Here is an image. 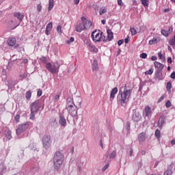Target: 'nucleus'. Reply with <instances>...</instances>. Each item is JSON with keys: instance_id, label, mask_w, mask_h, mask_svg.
<instances>
[{"instance_id": "nucleus-1", "label": "nucleus", "mask_w": 175, "mask_h": 175, "mask_svg": "<svg viewBox=\"0 0 175 175\" xmlns=\"http://www.w3.org/2000/svg\"><path fill=\"white\" fill-rule=\"evenodd\" d=\"M131 95H132V89L126 88V85L121 87L117 96L118 103L121 106H125L129 102Z\"/></svg>"}, {"instance_id": "nucleus-2", "label": "nucleus", "mask_w": 175, "mask_h": 175, "mask_svg": "<svg viewBox=\"0 0 175 175\" xmlns=\"http://www.w3.org/2000/svg\"><path fill=\"white\" fill-rule=\"evenodd\" d=\"M64 161H65V157L64 154L59 151L55 152L53 156V166L55 170L58 172L61 169V166H62Z\"/></svg>"}, {"instance_id": "nucleus-3", "label": "nucleus", "mask_w": 175, "mask_h": 175, "mask_svg": "<svg viewBox=\"0 0 175 175\" xmlns=\"http://www.w3.org/2000/svg\"><path fill=\"white\" fill-rule=\"evenodd\" d=\"M66 102V110H68L70 116L72 117H76V116H77V106H76L75 103H73V99L68 98Z\"/></svg>"}, {"instance_id": "nucleus-4", "label": "nucleus", "mask_w": 175, "mask_h": 175, "mask_svg": "<svg viewBox=\"0 0 175 175\" xmlns=\"http://www.w3.org/2000/svg\"><path fill=\"white\" fill-rule=\"evenodd\" d=\"M41 106L42 104L40 103V101L39 100L34 101L30 105V120H35V116H36V113H38V111H39Z\"/></svg>"}, {"instance_id": "nucleus-5", "label": "nucleus", "mask_w": 175, "mask_h": 175, "mask_svg": "<svg viewBox=\"0 0 175 175\" xmlns=\"http://www.w3.org/2000/svg\"><path fill=\"white\" fill-rule=\"evenodd\" d=\"M46 69L50 72V73H52V75H54V73H58L59 72V64L58 62H55L52 64L51 63H46Z\"/></svg>"}, {"instance_id": "nucleus-6", "label": "nucleus", "mask_w": 175, "mask_h": 175, "mask_svg": "<svg viewBox=\"0 0 175 175\" xmlns=\"http://www.w3.org/2000/svg\"><path fill=\"white\" fill-rule=\"evenodd\" d=\"M102 35H103V32L100 31V30H96L92 33V39L93 42H102Z\"/></svg>"}, {"instance_id": "nucleus-7", "label": "nucleus", "mask_w": 175, "mask_h": 175, "mask_svg": "<svg viewBox=\"0 0 175 175\" xmlns=\"http://www.w3.org/2000/svg\"><path fill=\"white\" fill-rule=\"evenodd\" d=\"M51 139V137L48 135H45L42 137V143H43V147L45 150H49L51 146V141L50 140Z\"/></svg>"}, {"instance_id": "nucleus-8", "label": "nucleus", "mask_w": 175, "mask_h": 175, "mask_svg": "<svg viewBox=\"0 0 175 175\" xmlns=\"http://www.w3.org/2000/svg\"><path fill=\"white\" fill-rule=\"evenodd\" d=\"M16 43L17 40H16L15 38L12 37L7 40L8 45L10 47H14V49H18V47H20V44Z\"/></svg>"}, {"instance_id": "nucleus-9", "label": "nucleus", "mask_w": 175, "mask_h": 175, "mask_svg": "<svg viewBox=\"0 0 175 175\" xmlns=\"http://www.w3.org/2000/svg\"><path fill=\"white\" fill-rule=\"evenodd\" d=\"M28 126H29V124H28V123L19 124L16 130V135H21L23 132H25V131H27V129H28Z\"/></svg>"}, {"instance_id": "nucleus-10", "label": "nucleus", "mask_w": 175, "mask_h": 175, "mask_svg": "<svg viewBox=\"0 0 175 175\" xmlns=\"http://www.w3.org/2000/svg\"><path fill=\"white\" fill-rule=\"evenodd\" d=\"M132 120L133 122H136V124H137V122L142 120V115H140L139 112H137L136 110L133 109Z\"/></svg>"}, {"instance_id": "nucleus-11", "label": "nucleus", "mask_w": 175, "mask_h": 175, "mask_svg": "<svg viewBox=\"0 0 175 175\" xmlns=\"http://www.w3.org/2000/svg\"><path fill=\"white\" fill-rule=\"evenodd\" d=\"M81 21L83 24V27L85 29H90L91 27H92V22L90 21L87 20V18L84 16L81 18Z\"/></svg>"}, {"instance_id": "nucleus-12", "label": "nucleus", "mask_w": 175, "mask_h": 175, "mask_svg": "<svg viewBox=\"0 0 175 175\" xmlns=\"http://www.w3.org/2000/svg\"><path fill=\"white\" fill-rule=\"evenodd\" d=\"M59 125H61V126H63V128H65V126H66V119L62 113H60L59 115Z\"/></svg>"}, {"instance_id": "nucleus-13", "label": "nucleus", "mask_w": 175, "mask_h": 175, "mask_svg": "<svg viewBox=\"0 0 175 175\" xmlns=\"http://www.w3.org/2000/svg\"><path fill=\"white\" fill-rule=\"evenodd\" d=\"M146 139H147V133L146 132H142L138 135V141L139 143L146 142Z\"/></svg>"}, {"instance_id": "nucleus-14", "label": "nucleus", "mask_w": 175, "mask_h": 175, "mask_svg": "<svg viewBox=\"0 0 175 175\" xmlns=\"http://www.w3.org/2000/svg\"><path fill=\"white\" fill-rule=\"evenodd\" d=\"M144 114L145 115V117H150V116L152 114V111L151 110V107H150V106L145 107Z\"/></svg>"}, {"instance_id": "nucleus-15", "label": "nucleus", "mask_w": 175, "mask_h": 175, "mask_svg": "<svg viewBox=\"0 0 175 175\" xmlns=\"http://www.w3.org/2000/svg\"><path fill=\"white\" fill-rule=\"evenodd\" d=\"M84 29H85V28L84 27V25H83V22L78 24L75 27V31H77V32H81L82 31H84Z\"/></svg>"}, {"instance_id": "nucleus-16", "label": "nucleus", "mask_w": 175, "mask_h": 175, "mask_svg": "<svg viewBox=\"0 0 175 175\" xmlns=\"http://www.w3.org/2000/svg\"><path fill=\"white\" fill-rule=\"evenodd\" d=\"M154 79H155V80H159V81L161 80H163V76H162V71L157 70L155 72Z\"/></svg>"}, {"instance_id": "nucleus-17", "label": "nucleus", "mask_w": 175, "mask_h": 175, "mask_svg": "<svg viewBox=\"0 0 175 175\" xmlns=\"http://www.w3.org/2000/svg\"><path fill=\"white\" fill-rule=\"evenodd\" d=\"M154 68H157V71H160V72H162V69H163V67L165 66L163 64L158 62H154Z\"/></svg>"}, {"instance_id": "nucleus-18", "label": "nucleus", "mask_w": 175, "mask_h": 175, "mask_svg": "<svg viewBox=\"0 0 175 175\" xmlns=\"http://www.w3.org/2000/svg\"><path fill=\"white\" fill-rule=\"evenodd\" d=\"M173 165H170L167 170L164 172L163 175H172L173 174Z\"/></svg>"}, {"instance_id": "nucleus-19", "label": "nucleus", "mask_w": 175, "mask_h": 175, "mask_svg": "<svg viewBox=\"0 0 175 175\" xmlns=\"http://www.w3.org/2000/svg\"><path fill=\"white\" fill-rule=\"evenodd\" d=\"M118 92V88H114L113 89H112L110 94L111 99H114V98H116V94H117Z\"/></svg>"}, {"instance_id": "nucleus-20", "label": "nucleus", "mask_w": 175, "mask_h": 175, "mask_svg": "<svg viewBox=\"0 0 175 175\" xmlns=\"http://www.w3.org/2000/svg\"><path fill=\"white\" fill-rule=\"evenodd\" d=\"M163 124H165V118L163 116H161L158 122L159 128H162V126H163Z\"/></svg>"}, {"instance_id": "nucleus-21", "label": "nucleus", "mask_w": 175, "mask_h": 175, "mask_svg": "<svg viewBox=\"0 0 175 175\" xmlns=\"http://www.w3.org/2000/svg\"><path fill=\"white\" fill-rule=\"evenodd\" d=\"M14 16V17H16V18H18L20 23H21V21H23V19L24 18V15H23V14L20 12L15 13Z\"/></svg>"}, {"instance_id": "nucleus-22", "label": "nucleus", "mask_w": 175, "mask_h": 175, "mask_svg": "<svg viewBox=\"0 0 175 175\" xmlns=\"http://www.w3.org/2000/svg\"><path fill=\"white\" fill-rule=\"evenodd\" d=\"M107 35H108V36H107L108 40L110 41L113 39V38H114V35L113 34V31H111V30H110V29H108L107 31Z\"/></svg>"}, {"instance_id": "nucleus-23", "label": "nucleus", "mask_w": 175, "mask_h": 175, "mask_svg": "<svg viewBox=\"0 0 175 175\" xmlns=\"http://www.w3.org/2000/svg\"><path fill=\"white\" fill-rule=\"evenodd\" d=\"M148 43L150 46H152V44H157V43H158V38L154 37L152 40H149Z\"/></svg>"}, {"instance_id": "nucleus-24", "label": "nucleus", "mask_w": 175, "mask_h": 175, "mask_svg": "<svg viewBox=\"0 0 175 175\" xmlns=\"http://www.w3.org/2000/svg\"><path fill=\"white\" fill-rule=\"evenodd\" d=\"M27 77H28V74L27 73V72H24L23 73L19 75V79L21 81H23V80L27 79Z\"/></svg>"}, {"instance_id": "nucleus-25", "label": "nucleus", "mask_w": 175, "mask_h": 175, "mask_svg": "<svg viewBox=\"0 0 175 175\" xmlns=\"http://www.w3.org/2000/svg\"><path fill=\"white\" fill-rule=\"evenodd\" d=\"M5 137L7 140H11L12 139V131L8 130L5 131Z\"/></svg>"}, {"instance_id": "nucleus-26", "label": "nucleus", "mask_w": 175, "mask_h": 175, "mask_svg": "<svg viewBox=\"0 0 175 175\" xmlns=\"http://www.w3.org/2000/svg\"><path fill=\"white\" fill-rule=\"evenodd\" d=\"M54 8V0H49L48 10L50 12Z\"/></svg>"}, {"instance_id": "nucleus-27", "label": "nucleus", "mask_w": 175, "mask_h": 175, "mask_svg": "<svg viewBox=\"0 0 175 175\" xmlns=\"http://www.w3.org/2000/svg\"><path fill=\"white\" fill-rule=\"evenodd\" d=\"M90 51H92V53H98V48H96L94 44H92L89 47Z\"/></svg>"}, {"instance_id": "nucleus-28", "label": "nucleus", "mask_w": 175, "mask_h": 175, "mask_svg": "<svg viewBox=\"0 0 175 175\" xmlns=\"http://www.w3.org/2000/svg\"><path fill=\"white\" fill-rule=\"evenodd\" d=\"M31 96H32V92L31 90H29L26 92L25 98L27 100H29V99H31Z\"/></svg>"}, {"instance_id": "nucleus-29", "label": "nucleus", "mask_w": 175, "mask_h": 175, "mask_svg": "<svg viewBox=\"0 0 175 175\" xmlns=\"http://www.w3.org/2000/svg\"><path fill=\"white\" fill-rule=\"evenodd\" d=\"M125 129L127 131V133H129V131L131 130V122H126Z\"/></svg>"}, {"instance_id": "nucleus-30", "label": "nucleus", "mask_w": 175, "mask_h": 175, "mask_svg": "<svg viewBox=\"0 0 175 175\" xmlns=\"http://www.w3.org/2000/svg\"><path fill=\"white\" fill-rule=\"evenodd\" d=\"M106 12H107V10L106 9V7H102L100 8V16H102V14H105V13H106Z\"/></svg>"}, {"instance_id": "nucleus-31", "label": "nucleus", "mask_w": 175, "mask_h": 175, "mask_svg": "<svg viewBox=\"0 0 175 175\" xmlns=\"http://www.w3.org/2000/svg\"><path fill=\"white\" fill-rule=\"evenodd\" d=\"M117 157V152L116 150L112 151V152L109 154L110 159H114Z\"/></svg>"}, {"instance_id": "nucleus-32", "label": "nucleus", "mask_w": 175, "mask_h": 175, "mask_svg": "<svg viewBox=\"0 0 175 175\" xmlns=\"http://www.w3.org/2000/svg\"><path fill=\"white\" fill-rule=\"evenodd\" d=\"M166 89L168 92H170L172 90V82H167V85H166Z\"/></svg>"}, {"instance_id": "nucleus-33", "label": "nucleus", "mask_w": 175, "mask_h": 175, "mask_svg": "<svg viewBox=\"0 0 175 175\" xmlns=\"http://www.w3.org/2000/svg\"><path fill=\"white\" fill-rule=\"evenodd\" d=\"M154 136H156L157 139L161 138V131L159 129H157L155 131Z\"/></svg>"}, {"instance_id": "nucleus-34", "label": "nucleus", "mask_w": 175, "mask_h": 175, "mask_svg": "<svg viewBox=\"0 0 175 175\" xmlns=\"http://www.w3.org/2000/svg\"><path fill=\"white\" fill-rule=\"evenodd\" d=\"M93 70H96L98 69V62L96 60H94L93 62Z\"/></svg>"}, {"instance_id": "nucleus-35", "label": "nucleus", "mask_w": 175, "mask_h": 175, "mask_svg": "<svg viewBox=\"0 0 175 175\" xmlns=\"http://www.w3.org/2000/svg\"><path fill=\"white\" fill-rule=\"evenodd\" d=\"M158 57L161 59V61H165V59H166L165 55H162V53L161 52L158 53Z\"/></svg>"}, {"instance_id": "nucleus-36", "label": "nucleus", "mask_w": 175, "mask_h": 175, "mask_svg": "<svg viewBox=\"0 0 175 175\" xmlns=\"http://www.w3.org/2000/svg\"><path fill=\"white\" fill-rule=\"evenodd\" d=\"M113 129H114V127L111 124H108L107 131L108 132H113Z\"/></svg>"}, {"instance_id": "nucleus-37", "label": "nucleus", "mask_w": 175, "mask_h": 175, "mask_svg": "<svg viewBox=\"0 0 175 175\" xmlns=\"http://www.w3.org/2000/svg\"><path fill=\"white\" fill-rule=\"evenodd\" d=\"M130 31L131 32V35H136V33H137V31L134 27H131Z\"/></svg>"}, {"instance_id": "nucleus-38", "label": "nucleus", "mask_w": 175, "mask_h": 175, "mask_svg": "<svg viewBox=\"0 0 175 175\" xmlns=\"http://www.w3.org/2000/svg\"><path fill=\"white\" fill-rule=\"evenodd\" d=\"M42 3H39L38 5H37V12L38 13H40V12H42Z\"/></svg>"}, {"instance_id": "nucleus-39", "label": "nucleus", "mask_w": 175, "mask_h": 175, "mask_svg": "<svg viewBox=\"0 0 175 175\" xmlns=\"http://www.w3.org/2000/svg\"><path fill=\"white\" fill-rule=\"evenodd\" d=\"M59 97L60 95L59 94H57L53 97V100L54 102H58L59 100Z\"/></svg>"}, {"instance_id": "nucleus-40", "label": "nucleus", "mask_w": 175, "mask_h": 175, "mask_svg": "<svg viewBox=\"0 0 175 175\" xmlns=\"http://www.w3.org/2000/svg\"><path fill=\"white\" fill-rule=\"evenodd\" d=\"M169 43L170 44V46H174V44H175V36H174V37L172 39H171L170 40Z\"/></svg>"}, {"instance_id": "nucleus-41", "label": "nucleus", "mask_w": 175, "mask_h": 175, "mask_svg": "<svg viewBox=\"0 0 175 175\" xmlns=\"http://www.w3.org/2000/svg\"><path fill=\"white\" fill-rule=\"evenodd\" d=\"M40 61H42V62H44V64H47V58H46V57L44 56L40 57Z\"/></svg>"}, {"instance_id": "nucleus-42", "label": "nucleus", "mask_w": 175, "mask_h": 175, "mask_svg": "<svg viewBox=\"0 0 175 175\" xmlns=\"http://www.w3.org/2000/svg\"><path fill=\"white\" fill-rule=\"evenodd\" d=\"M172 106V103L170 102V100H167V102L165 103V107H167V109H169V107H170Z\"/></svg>"}, {"instance_id": "nucleus-43", "label": "nucleus", "mask_w": 175, "mask_h": 175, "mask_svg": "<svg viewBox=\"0 0 175 175\" xmlns=\"http://www.w3.org/2000/svg\"><path fill=\"white\" fill-rule=\"evenodd\" d=\"M140 58H142L143 59H146L147 58V53H143L140 55Z\"/></svg>"}, {"instance_id": "nucleus-44", "label": "nucleus", "mask_w": 175, "mask_h": 175, "mask_svg": "<svg viewBox=\"0 0 175 175\" xmlns=\"http://www.w3.org/2000/svg\"><path fill=\"white\" fill-rule=\"evenodd\" d=\"M75 42V38L71 37L68 40H67L68 44H70V43H73Z\"/></svg>"}, {"instance_id": "nucleus-45", "label": "nucleus", "mask_w": 175, "mask_h": 175, "mask_svg": "<svg viewBox=\"0 0 175 175\" xmlns=\"http://www.w3.org/2000/svg\"><path fill=\"white\" fill-rule=\"evenodd\" d=\"M161 34L163 35L164 36H167L169 35L167 31L165 29L161 30Z\"/></svg>"}, {"instance_id": "nucleus-46", "label": "nucleus", "mask_w": 175, "mask_h": 175, "mask_svg": "<svg viewBox=\"0 0 175 175\" xmlns=\"http://www.w3.org/2000/svg\"><path fill=\"white\" fill-rule=\"evenodd\" d=\"M142 5L144 6H148V1L147 0H142Z\"/></svg>"}, {"instance_id": "nucleus-47", "label": "nucleus", "mask_w": 175, "mask_h": 175, "mask_svg": "<svg viewBox=\"0 0 175 175\" xmlns=\"http://www.w3.org/2000/svg\"><path fill=\"white\" fill-rule=\"evenodd\" d=\"M152 73H154V70H152V69H150L149 70L145 72V75H151Z\"/></svg>"}, {"instance_id": "nucleus-48", "label": "nucleus", "mask_w": 175, "mask_h": 175, "mask_svg": "<svg viewBox=\"0 0 175 175\" xmlns=\"http://www.w3.org/2000/svg\"><path fill=\"white\" fill-rule=\"evenodd\" d=\"M107 169H109V164H106L102 169L103 172H106V170H107Z\"/></svg>"}, {"instance_id": "nucleus-49", "label": "nucleus", "mask_w": 175, "mask_h": 175, "mask_svg": "<svg viewBox=\"0 0 175 175\" xmlns=\"http://www.w3.org/2000/svg\"><path fill=\"white\" fill-rule=\"evenodd\" d=\"M85 43L86 44V46H88V47H90L92 45V44H91V42H90V41H88V40H85Z\"/></svg>"}, {"instance_id": "nucleus-50", "label": "nucleus", "mask_w": 175, "mask_h": 175, "mask_svg": "<svg viewBox=\"0 0 175 175\" xmlns=\"http://www.w3.org/2000/svg\"><path fill=\"white\" fill-rule=\"evenodd\" d=\"M57 31L58 33H61V32H62V27H61V26H57Z\"/></svg>"}, {"instance_id": "nucleus-51", "label": "nucleus", "mask_w": 175, "mask_h": 175, "mask_svg": "<svg viewBox=\"0 0 175 175\" xmlns=\"http://www.w3.org/2000/svg\"><path fill=\"white\" fill-rule=\"evenodd\" d=\"M163 99H165V96H161L159 99L158 100L157 103H161V102H162V100H163Z\"/></svg>"}, {"instance_id": "nucleus-52", "label": "nucleus", "mask_w": 175, "mask_h": 175, "mask_svg": "<svg viewBox=\"0 0 175 175\" xmlns=\"http://www.w3.org/2000/svg\"><path fill=\"white\" fill-rule=\"evenodd\" d=\"M46 28H49L51 29H53V23H49L47 25H46Z\"/></svg>"}, {"instance_id": "nucleus-53", "label": "nucleus", "mask_w": 175, "mask_h": 175, "mask_svg": "<svg viewBox=\"0 0 175 175\" xmlns=\"http://www.w3.org/2000/svg\"><path fill=\"white\" fill-rule=\"evenodd\" d=\"M42 94H43V92L42 91V90H38L37 92L38 96H42Z\"/></svg>"}, {"instance_id": "nucleus-54", "label": "nucleus", "mask_w": 175, "mask_h": 175, "mask_svg": "<svg viewBox=\"0 0 175 175\" xmlns=\"http://www.w3.org/2000/svg\"><path fill=\"white\" fill-rule=\"evenodd\" d=\"M118 5H119V6H124V3H122V0H118Z\"/></svg>"}, {"instance_id": "nucleus-55", "label": "nucleus", "mask_w": 175, "mask_h": 175, "mask_svg": "<svg viewBox=\"0 0 175 175\" xmlns=\"http://www.w3.org/2000/svg\"><path fill=\"white\" fill-rule=\"evenodd\" d=\"M19 120H20V115H16L15 116V120L16 121V122H18Z\"/></svg>"}, {"instance_id": "nucleus-56", "label": "nucleus", "mask_w": 175, "mask_h": 175, "mask_svg": "<svg viewBox=\"0 0 175 175\" xmlns=\"http://www.w3.org/2000/svg\"><path fill=\"white\" fill-rule=\"evenodd\" d=\"M123 43H124V40H120L118 42V46H121V44H122Z\"/></svg>"}, {"instance_id": "nucleus-57", "label": "nucleus", "mask_w": 175, "mask_h": 175, "mask_svg": "<svg viewBox=\"0 0 175 175\" xmlns=\"http://www.w3.org/2000/svg\"><path fill=\"white\" fill-rule=\"evenodd\" d=\"M151 59L152 61H157V59H158V57L157 56H152Z\"/></svg>"}, {"instance_id": "nucleus-58", "label": "nucleus", "mask_w": 175, "mask_h": 175, "mask_svg": "<svg viewBox=\"0 0 175 175\" xmlns=\"http://www.w3.org/2000/svg\"><path fill=\"white\" fill-rule=\"evenodd\" d=\"M170 77L171 79H175V72L171 73Z\"/></svg>"}, {"instance_id": "nucleus-59", "label": "nucleus", "mask_w": 175, "mask_h": 175, "mask_svg": "<svg viewBox=\"0 0 175 175\" xmlns=\"http://www.w3.org/2000/svg\"><path fill=\"white\" fill-rule=\"evenodd\" d=\"M124 43L127 44L129 43V37H127L124 39Z\"/></svg>"}, {"instance_id": "nucleus-60", "label": "nucleus", "mask_w": 175, "mask_h": 175, "mask_svg": "<svg viewBox=\"0 0 175 175\" xmlns=\"http://www.w3.org/2000/svg\"><path fill=\"white\" fill-rule=\"evenodd\" d=\"M74 3L75 5H79V3H80V0H75Z\"/></svg>"}, {"instance_id": "nucleus-61", "label": "nucleus", "mask_w": 175, "mask_h": 175, "mask_svg": "<svg viewBox=\"0 0 175 175\" xmlns=\"http://www.w3.org/2000/svg\"><path fill=\"white\" fill-rule=\"evenodd\" d=\"M167 62L168 64H172V62H173V61L172 60V57H168Z\"/></svg>"}, {"instance_id": "nucleus-62", "label": "nucleus", "mask_w": 175, "mask_h": 175, "mask_svg": "<svg viewBox=\"0 0 175 175\" xmlns=\"http://www.w3.org/2000/svg\"><path fill=\"white\" fill-rule=\"evenodd\" d=\"M120 54H121V50L119 49L117 51L116 57H118V55H120Z\"/></svg>"}, {"instance_id": "nucleus-63", "label": "nucleus", "mask_w": 175, "mask_h": 175, "mask_svg": "<svg viewBox=\"0 0 175 175\" xmlns=\"http://www.w3.org/2000/svg\"><path fill=\"white\" fill-rule=\"evenodd\" d=\"M100 146L103 148V142H102V139L100 140Z\"/></svg>"}, {"instance_id": "nucleus-64", "label": "nucleus", "mask_w": 175, "mask_h": 175, "mask_svg": "<svg viewBox=\"0 0 175 175\" xmlns=\"http://www.w3.org/2000/svg\"><path fill=\"white\" fill-rule=\"evenodd\" d=\"M171 144H172V146H174V144H175V139H172V140L171 141Z\"/></svg>"}]
</instances>
